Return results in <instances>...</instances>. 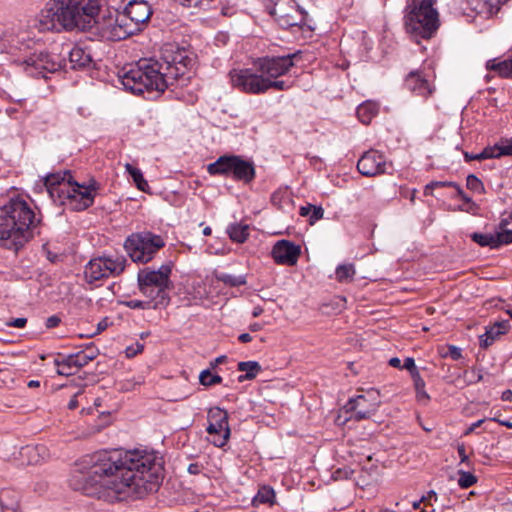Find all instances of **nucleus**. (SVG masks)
I'll return each mask as SVG.
<instances>
[{"label": "nucleus", "mask_w": 512, "mask_h": 512, "mask_svg": "<svg viewBox=\"0 0 512 512\" xmlns=\"http://www.w3.org/2000/svg\"><path fill=\"white\" fill-rule=\"evenodd\" d=\"M91 461L88 471L74 472L70 487L110 503L155 492L162 480V459L154 452L102 451L94 454Z\"/></svg>", "instance_id": "f257e3e1"}, {"label": "nucleus", "mask_w": 512, "mask_h": 512, "mask_svg": "<svg viewBox=\"0 0 512 512\" xmlns=\"http://www.w3.org/2000/svg\"><path fill=\"white\" fill-rule=\"evenodd\" d=\"M100 0H49L35 26L40 32L86 31L97 23Z\"/></svg>", "instance_id": "f03ea898"}, {"label": "nucleus", "mask_w": 512, "mask_h": 512, "mask_svg": "<svg viewBox=\"0 0 512 512\" xmlns=\"http://www.w3.org/2000/svg\"><path fill=\"white\" fill-rule=\"evenodd\" d=\"M41 218L37 217L29 204L20 198L10 199L1 208V246L18 252L39 233Z\"/></svg>", "instance_id": "7ed1b4c3"}, {"label": "nucleus", "mask_w": 512, "mask_h": 512, "mask_svg": "<svg viewBox=\"0 0 512 512\" xmlns=\"http://www.w3.org/2000/svg\"><path fill=\"white\" fill-rule=\"evenodd\" d=\"M44 184L54 203L66 206L72 211H84L94 204L100 184L95 179L78 183L69 170L48 174Z\"/></svg>", "instance_id": "20e7f679"}, {"label": "nucleus", "mask_w": 512, "mask_h": 512, "mask_svg": "<svg viewBox=\"0 0 512 512\" xmlns=\"http://www.w3.org/2000/svg\"><path fill=\"white\" fill-rule=\"evenodd\" d=\"M119 79L124 88L134 94L147 92L160 96L167 88L173 86L161 61L154 59H141L125 65L119 72Z\"/></svg>", "instance_id": "39448f33"}, {"label": "nucleus", "mask_w": 512, "mask_h": 512, "mask_svg": "<svg viewBox=\"0 0 512 512\" xmlns=\"http://www.w3.org/2000/svg\"><path fill=\"white\" fill-rule=\"evenodd\" d=\"M152 15V8L145 0H131L124 12L117 16L111 26L109 37L114 40L126 39L140 31V26L146 23Z\"/></svg>", "instance_id": "423d86ee"}, {"label": "nucleus", "mask_w": 512, "mask_h": 512, "mask_svg": "<svg viewBox=\"0 0 512 512\" xmlns=\"http://www.w3.org/2000/svg\"><path fill=\"white\" fill-rule=\"evenodd\" d=\"M232 86L246 94H265L269 90L288 91L294 86V81L279 78H265L254 75L252 69H240L230 72Z\"/></svg>", "instance_id": "0eeeda50"}, {"label": "nucleus", "mask_w": 512, "mask_h": 512, "mask_svg": "<svg viewBox=\"0 0 512 512\" xmlns=\"http://www.w3.org/2000/svg\"><path fill=\"white\" fill-rule=\"evenodd\" d=\"M407 15V31L424 39L431 38L439 28L438 12L432 0H412Z\"/></svg>", "instance_id": "6e6552de"}, {"label": "nucleus", "mask_w": 512, "mask_h": 512, "mask_svg": "<svg viewBox=\"0 0 512 512\" xmlns=\"http://www.w3.org/2000/svg\"><path fill=\"white\" fill-rule=\"evenodd\" d=\"M162 60L161 65L173 86H185L189 83L194 58L184 48L167 46L164 49Z\"/></svg>", "instance_id": "1a4fd4ad"}, {"label": "nucleus", "mask_w": 512, "mask_h": 512, "mask_svg": "<svg viewBox=\"0 0 512 512\" xmlns=\"http://www.w3.org/2000/svg\"><path fill=\"white\" fill-rule=\"evenodd\" d=\"M207 171L212 176H231L234 180L244 184L251 183L256 176L254 163L238 155L220 156L207 166Z\"/></svg>", "instance_id": "9d476101"}, {"label": "nucleus", "mask_w": 512, "mask_h": 512, "mask_svg": "<svg viewBox=\"0 0 512 512\" xmlns=\"http://www.w3.org/2000/svg\"><path fill=\"white\" fill-rule=\"evenodd\" d=\"M53 48L49 50L34 51L27 56L21 63L23 70L28 76L35 78H46L48 73H55L65 66V57L61 56L64 48L60 52Z\"/></svg>", "instance_id": "9b49d317"}, {"label": "nucleus", "mask_w": 512, "mask_h": 512, "mask_svg": "<svg viewBox=\"0 0 512 512\" xmlns=\"http://www.w3.org/2000/svg\"><path fill=\"white\" fill-rule=\"evenodd\" d=\"M165 246V241L160 235L143 231L133 233L124 243V248L132 261L147 263L155 254Z\"/></svg>", "instance_id": "f8f14e48"}, {"label": "nucleus", "mask_w": 512, "mask_h": 512, "mask_svg": "<svg viewBox=\"0 0 512 512\" xmlns=\"http://www.w3.org/2000/svg\"><path fill=\"white\" fill-rule=\"evenodd\" d=\"M173 263L171 261L161 265L157 270L144 269L139 271L137 280L141 293L147 292L148 286L158 287V303L165 308L170 303L169 292L173 285L170 280Z\"/></svg>", "instance_id": "ddd939ff"}, {"label": "nucleus", "mask_w": 512, "mask_h": 512, "mask_svg": "<svg viewBox=\"0 0 512 512\" xmlns=\"http://www.w3.org/2000/svg\"><path fill=\"white\" fill-rule=\"evenodd\" d=\"M300 50L282 56H262L253 60L254 75H263L265 78H280L287 75L295 66V62L301 59Z\"/></svg>", "instance_id": "4468645a"}, {"label": "nucleus", "mask_w": 512, "mask_h": 512, "mask_svg": "<svg viewBox=\"0 0 512 512\" xmlns=\"http://www.w3.org/2000/svg\"><path fill=\"white\" fill-rule=\"evenodd\" d=\"M126 263L124 256L93 258L85 265L84 278L87 283L93 284L111 276H118L125 270Z\"/></svg>", "instance_id": "2eb2a0df"}, {"label": "nucleus", "mask_w": 512, "mask_h": 512, "mask_svg": "<svg viewBox=\"0 0 512 512\" xmlns=\"http://www.w3.org/2000/svg\"><path fill=\"white\" fill-rule=\"evenodd\" d=\"M208 426L206 431L209 435L217 436L213 444L216 447H223L229 440L231 430L228 422V413L220 407L210 408L207 412Z\"/></svg>", "instance_id": "dca6fc26"}, {"label": "nucleus", "mask_w": 512, "mask_h": 512, "mask_svg": "<svg viewBox=\"0 0 512 512\" xmlns=\"http://www.w3.org/2000/svg\"><path fill=\"white\" fill-rule=\"evenodd\" d=\"M404 85L413 94L424 98H428L435 91V86L430 76L424 70L409 72L405 77Z\"/></svg>", "instance_id": "f3484780"}, {"label": "nucleus", "mask_w": 512, "mask_h": 512, "mask_svg": "<svg viewBox=\"0 0 512 512\" xmlns=\"http://www.w3.org/2000/svg\"><path fill=\"white\" fill-rule=\"evenodd\" d=\"M272 257L277 264L293 266L301 254V247L289 240H279L272 248Z\"/></svg>", "instance_id": "a211bd4d"}, {"label": "nucleus", "mask_w": 512, "mask_h": 512, "mask_svg": "<svg viewBox=\"0 0 512 512\" xmlns=\"http://www.w3.org/2000/svg\"><path fill=\"white\" fill-rule=\"evenodd\" d=\"M509 225L508 218H503L499 227L502 231L496 232L494 234H483L475 232L471 234V239L482 247H490V248H499L502 245L510 244L511 240L508 239L509 233L505 232V228Z\"/></svg>", "instance_id": "6ab92c4d"}, {"label": "nucleus", "mask_w": 512, "mask_h": 512, "mask_svg": "<svg viewBox=\"0 0 512 512\" xmlns=\"http://www.w3.org/2000/svg\"><path fill=\"white\" fill-rule=\"evenodd\" d=\"M357 169L364 176L372 177L384 173V160L375 150H370L358 160Z\"/></svg>", "instance_id": "aec40b11"}, {"label": "nucleus", "mask_w": 512, "mask_h": 512, "mask_svg": "<svg viewBox=\"0 0 512 512\" xmlns=\"http://www.w3.org/2000/svg\"><path fill=\"white\" fill-rule=\"evenodd\" d=\"M510 327L508 320L498 321L487 326L485 333L479 337L480 347L487 349L502 335L506 334L510 330Z\"/></svg>", "instance_id": "412c9836"}, {"label": "nucleus", "mask_w": 512, "mask_h": 512, "mask_svg": "<svg viewBox=\"0 0 512 512\" xmlns=\"http://www.w3.org/2000/svg\"><path fill=\"white\" fill-rule=\"evenodd\" d=\"M66 54L69 57L72 69L90 68L93 65L92 55L87 48L74 46L72 49L67 50Z\"/></svg>", "instance_id": "4be33fe9"}, {"label": "nucleus", "mask_w": 512, "mask_h": 512, "mask_svg": "<svg viewBox=\"0 0 512 512\" xmlns=\"http://www.w3.org/2000/svg\"><path fill=\"white\" fill-rule=\"evenodd\" d=\"M486 69L495 71L500 77L512 78V49L501 60H488L486 63Z\"/></svg>", "instance_id": "5701e85b"}, {"label": "nucleus", "mask_w": 512, "mask_h": 512, "mask_svg": "<svg viewBox=\"0 0 512 512\" xmlns=\"http://www.w3.org/2000/svg\"><path fill=\"white\" fill-rule=\"evenodd\" d=\"M0 506L2 512H16L19 509V494L6 488L0 491Z\"/></svg>", "instance_id": "b1692460"}, {"label": "nucleus", "mask_w": 512, "mask_h": 512, "mask_svg": "<svg viewBox=\"0 0 512 512\" xmlns=\"http://www.w3.org/2000/svg\"><path fill=\"white\" fill-rule=\"evenodd\" d=\"M366 396L359 395L354 399H351L347 403V408L355 413L357 419H365L370 417L372 410L366 409Z\"/></svg>", "instance_id": "393cba45"}, {"label": "nucleus", "mask_w": 512, "mask_h": 512, "mask_svg": "<svg viewBox=\"0 0 512 512\" xmlns=\"http://www.w3.org/2000/svg\"><path fill=\"white\" fill-rule=\"evenodd\" d=\"M379 105L372 101L360 104L356 110L358 119L363 124H369L374 116L378 114Z\"/></svg>", "instance_id": "a878e982"}, {"label": "nucleus", "mask_w": 512, "mask_h": 512, "mask_svg": "<svg viewBox=\"0 0 512 512\" xmlns=\"http://www.w3.org/2000/svg\"><path fill=\"white\" fill-rule=\"evenodd\" d=\"M237 369L238 371L245 372V374H241L238 377L239 382L254 379L257 376V374L262 370L260 364L256 361L239 362L237 365Z\"/></svg>", "instance_id": "bb28decb"}, {"label": "nucleus", "mask_w": 512, "mask_h": 512, "mask_svg": "<svg viewBox=\"0 0 512 512\" xmlns=\"http://www.w3.org/2000/svg\"><path fill=\"white\" fill-rule=\"evenodd\" d=\"M21 453L28 457L30 464H38L40 461L44 460L47 455L46 448L43 445H28L22 448Z\"/></svg>", "instance_id": "cd10ccee"}, {"label": "nucleus", "mask_w": 512, "mask_h": 512, "mask_svg": "<svg viewBox=\"0 0 512 512\" xmlns=\"http://www.w3.org/2000/svg\"><path fill=\"white\" fill-rule=\"evenodd\" d=\"M230 239L234 242L243 243L249 236V226L247 224H231L227 228Z\"/></svg>", "instance_id": "c85d7f7f"}, {"label": "nucleus", "mask_w": 512, "mask_h": 512, "mask_svg": "<svg viewBox=\"0 0 512 512\" xmlns=\"http://www.w3.org/2000/svg\"><path fill=\"white\" fill-rule=\"evenodd\" d=\"M215 278L228 287H239L246 284V277L244 275H231L225 272H216Z\"/></svg>", "instance_id": "c756f323"}, {"label": "nucleus", "mask_w": 512, "mask_h": 512, "mask_svg": "<svg viewBox=\"0 0 512 512\" xmlns=\"http://www.w3.org/2000/svg\"><path fill=\"white\" fill-rule=\"evenodd\" d=\"M502 155H512V149H511L509 143L502 147L495 146V147L485 148L481 153H479L478 158H479V160H484V159H490V158H498Z\"/></svg>", "instance_id": "7c9ffc66"}, {"label": "nucleus", "mask_w": 512, "mask_h": 512, "mask_svg": "<svg viewBox=\"0 0 512 512\" xmlns=\"http://www.w3.org/2000/svg\"><path fill=\"white\" fill-rule=\"evenodd\" d=\"M125 168H126V171L129 173V175L132 177L136 187L139 190L146 192L149 188V185H148V182L144 179L141 170L134 167L133 165H131L129 163L126 164Z\"/></svg>", "instance_id": "2f4dec72"}, {"label": "nucleus", "mask_w": 512, "mask_h": 512, "mask_svg": "<svg viewBox=\"0 0 512 512\" xmlns=\"http://www.w3.org/2000/svg\"><path fill=\"white\" fill-rule=\"evenodd\" d=\"M337 281L341 283L351 282L355 275V268L352 264L339 265L335 271Z\"/></svg>", "instance_id": "473e14b6"}, {"label": "nucleus", "mask_w": 512, "mask_h": 512, "mask_svg": "<svg viewBox=\"0 0 512 512\" xmlns=\"http://www.w3.org/2000/svg\"><path fill=\"white\" fill-rule=\"evenodd\" d=\"M254 502L273 505L275 502V492L269 486H263L258 490L257 495L254 497Z\"/></svg>", "instance_id": "72a5a7b5"}, {"label": "nucleus", "mask_w": 512, "mask_h": 512, "mask_svg": "<svg viewBox=\"0 0 512 512\" xmlns=\"http://www.w3.org/2000/svg\"><path fill=\"white\" fill-rule=\"evenodd\" d=\"M414 387L416 390V397L418 401H428L429 395L425 391V381L421 377L419 372H415L413 375Z\"/></svg>", "instance_id": "f704fd0d"}, {"label": "nucleus", "mask_w": 512, "mask_h": 512, "mask_svg": "<svg viewBox=\"0 0 512 512\" xmlns=\"http://www.w3.org/2000/svg\"><path fill=\"white\" fill-rule=\"evenodd\" d=\"M150 302H147L146 300H137V299H131L124 301L122 304L130 309H142V310H149V309H163L164 306L160 305L157 302L153 304H149Z\"/></svg>", "instance_id": "c9c22d12"}, {"label": "nucleus", "mask_w": 512, "mask_h": 512, "mask_svg": "<svg viewBox=\"0 0 512 512\" xmlns=\"http://www.w3.org/2000/svg\"><path fill=\"white\" fill-rule=\"evenodd\" d=\"M199 381L203 386L209 387L222 382V377L218 374H212L209 369L203 370L199 375Z\"/></svg>", "instance_id": "e433bc0d"}, {"label": "nucleus", "mask_w": 512, "mask_h": 512, "mask_svg": "<svg viewBox=\"0 0 512 512\" xmlns=\"http://www.w3.org/2000/svg\"><path fill=\"white\" fill-rule=\"evenodd\" d=\"M66 359H67V365H72L75 372L86 366L87 365V361L85 359V355L82 354L81 351L77 352V353H74V354H69L67 356H65Z\"/></svg>", "instance_id": "4c0bfd02"}, {"label": "nucleus", "mask_w": 512, "mask_h": 512, "mask_svg": "<svg viewBox=\"0 0 512 512\" xmlns=\"http://www.w3.org/2000/svg\"><path fill=\"white\" fill-rule=\"evenodd\" d=\"M67 359L65 356H59L54 360V364L58 367L57 373L63 376H70L75 373L72 365H67Z\"/></svg>", "instance_id": "58836bf2"}, {"label": "nucleus", "mask_w": 512, "mask_h": 512, "mask_svg": "<svg viewBox=\"0 0 512 512\" xmlns=\"http://www.w3.org/2000/svg\"><path fill=\"white\" fill-rule=\"evenodd\" d=\"M290 201L289 194L286 190H277L271 195V203L278 209H283V204Z\"/></svg>", "instance_id": "ea45409f"}, {"label": "nucleus", "mask_w": 512, "mask_h": 512, "mask_svg": "<svg viewBox=\"0 0 512 512\" xmlns=\"http://www.w3.org/2000/svg\"><path fill=\"white\" fill-rule=\"evenodd\" d=\"M477 482V478L470 472L459 471L458 485L463 488H469Z\"/></svg>", "instance_id": "a19ab883"}, {"label": "nucleus", "mask_w": 512, "mask_h": 512, "mask_svg": "<svg viewBox=\"0 0 512 512\" xmlns=\"http://www.w3.org/2000/svg\"><path fill=\"white\" fill-rule=\"evenodd\" d=\"M466 186L469 190L476 192V193H483L484 192V185L481 182L479 178H477L475 175L471 174L468 175L466 179Z\"/></svg>", "instance_id": "79ce46f5"}, {"label": "nucleus", "mask_w": 512, "mask_h": 512, "mask_svg": "<svg viewBox=\"0 0 512 512\" xmlns=\"http://www.w3.org/2000/svg\"><path fill=\"white\" fill-rule=\"evenodd\" d=\"M454 185H455V182H450V181H432L425 186L424 194L432 195V191L436 188L452 187Z\"/></svg>", "instance_id": "37998d69"}, {"label": "nucleus", "mask_w": 512, "mask_h": 512, "mask_svg": "<svg viewBox=\"0 0 512 512\" xmlns=\"http://www.w3.org/2000/svg\"><path fill=\"white\" fill-rule=\"evenodd\" d=\"M299 11L302 14V18L299 22L292 21L289 17H283L280 20V24L282 26H286V27H293V26L303 27L305 25V18L307 16V13L301 8H299Z\"/></svg>", "instance_id": "c03bdc74"}, {"label": "nucleus", "mask_w": 512, "mask_h": 512, "mask_svg": "<svg viewBox=\"0 0 512 512\" xmlns=\"http://www.w3.org/2000/svg\"><path fill=\"white\" fill-rule=\"evenodd\" d=\"M81 352H82V354L85 355L87 364L89 362L93 361L99 354V350L92 343L87 345L84 350H81Z\"/></svg>", "instance_id": "a18cd8bd"}, {"label": "nucleus", "mask_w": 512, "mask_h": 512, "mask_svg": "<svg viewBox=\"0 0 512 512\" xmlns=\"http://www.w3.org/2000/svg\"><path fill=\"white\" fill-rule=\"evenodd\" d=\"M324 210L321 206H314L311 210V213L309 215V223L310 225H313L316 221L323 218Z\"/></svg>", "instance_id": "49530a36"}, {"label": "nucleus", "mask_w": 512, "mask_h": 512, "mask_svg": "<svg viewBox=\"0 0 512 512\" xmlns=\"http://www.w3.org/2000/svg\"><path fill=\"white\" fill-rule=\"evenodd\" d=\"M147 292L146 293H142L146 298H147V302H150L149 304H155L156 302L158 303V287H153V286H148L147 287Z\"/></svg>", "instance_id": "de8ad7c7"}, {"label": "nucleus", "mask_w": 512, "mask_h": 512, "mask_svg": "<svg viewBox=\"0 0 512 512\" xmlns=\"http://www.w3.org/2000/svg\"><path fill=\"white\" fill-rule=\"evenodd\" d=\"M402 369H406L410 372L411 374V377L413 378V375L415 372H419L416 365H415V361L412 357H407L405 360H404V364L402 365Z\"/></svg>", "instance_id": "09e8293b"}, {"label": "nucleus", "mask_w": 512, "mask_h": 512, "mask_svg": "<svg viewBox=\"0 0 512 512\" xmlns=\"http://www.w3.org/2000/svg\"><path fill=\"white\" fill-rule=\"evenodd\" d=\"M144 349V345L140 343H136L135 346H129L126 348V356L128 358L136 356L138 353H141Z\"/></svg>", "instance_id": "8fccbe9b"}, {"label": "nucleus", "mask_w": 512, "mask_h": 512, "mask_svg": "<svg viewBox=\"0 0 512 512\" xmlns=\"http://www.w3.org/2000/svg\"><path fill=\"white\" fill-rule=\"evenodd\" d=\"M446 356H449L453 360H458L462 356V351L459 347L450 345V346H448V351L446 353Z\"/></svg>", "instance_id": "3c124183"}, {"label": "nucleus", "mask_w": 512, "mask_h": 512, "mask_svg": "<svg viewBox=\"0 0 512 512\" xmlns=\"http://www.w3.org/2000/svg\"><path fill=\"white\" fill-rule=\"evenodd\" d=\"M27 323L26 318H15L6 323L9 327L23 328Z\"/></svg>", "instance_id": "603ef678"}, {"label": "nucleus", "mask_w": 512, "mask_h": 512, "mask_svg": "<svg viewBox=\"0 0 512 512\" xmlns=\"http://www.w3.org/2000/svg\"><path fill=\"white\" fill-rule=\"evenodd\" d=\"M60 322H61V319L58 316L53 315V316H50L47 318V320L45 322V326L48 329H52V328L57 327L60 324Z\"/></svg>", "instance_id": "864d4df0"}, {"label": "nucleus", "mask_w": 512, "mask_h": 512, "mask_svg": "<svg viewBox=\"0 0 512 512\" xmlns=\"http://www.w3.org/2000/svg\"><path fill=\"white\" fill-rule=\"evenodd\" d=\"M461 199L464 201V205L460 207V210L469 212L470 208L475 205L473 203L472 199L470 197H468L466 194L463 195V197Z\"/></svg>", "instance_id": "5fc2aeb1"}, {"label": "nucleus", "mask_w": 512, "mask_h": 512, "mask_svg": "<svg viewBox=\"0 0 512 512\" xmlns=\"http://www.w3.org/2000/svg\"><path fill=\"white\" fill-rule=\"evenodd\" d=\"M202 469H203V466L199 463H191L189 466H188V472L191 474V475H198L202 472Z\"/></svg>", "instance_id": "6e6d98bb"}, {"label": "nucleus", "mask_w": 512, "mask_h": 512, "mask_svg": "<svg viewBox=\"0 0 512 512\" xmlns=\"http://www.w3.org/2000/svg\"><path fill=\"white\" fill-rule=\"evenodd\" d=\"M312 208H313L312 204H308L307 206H302V207H300L299 214L302 217H307L310 215Z\"/></svg>", "instance_id": "4d7b16f0"}, {"label": "nucleus", "mask_w": 512, "mask_h": 512, "mask_svg": "<svg viewBox=\"0 0 512 512\" xmlns=\"http://www.w3.org/2000/svg\"><path fill=\"white\" fill-rule=\"evenodd\" d=\"M80 394V392L76 393L71 399L70 401L68 402V409L70 410H74L78 407L79 403H78V400H77V396Z\"/></svg>", "instance_id": "13d9d810"}, {"label": "nucleus", "mask_w": 512, "mask_h": 512, "mask_svg": "<svg viewBox=\"0 0 512 512\" xmlns=\"http://www.w3.org/2000/svg\"><path fill=\"white\" fill-rule=\"evenodd\" d=\"M388 364L394 368L402 369L401 360L398 357L390 358Z\"/></svg>", "instance_id": "bf43d9fd"}, {"label": "nucleus", "mask_w": 512, "mask_h": 512, "mask_svg": "<svg viewBox=\"0 0 512 512\" xmlns=\"http://www.w3.org/2000/svg\"><path fill=\"white\" fill-rule=\"evenodd\" d=\"M108 327V319L107 318H104L103 320H101L98 325H97V332L96 333H101L102 331H104L106 328Z\"/></svg>", "instance_id": "052dcab7"}, {"label": "nucleus", "mask_w": 512, "mask_h": 512, "mask_svg": "<svg viewBox=\"0 0 512 512\" xmlns=\"http://www.w3.org/2000/svg\"><path fill=\"white\" fill-rule=\"evenodd\" d=\"M238 340L241 343H248L252 340V336L249 333H242L239 335Z\"/></svg>", "instance_id": "680f3d73"}, {"label": "nucleus", "mask_w": 512, "mask_h": 512, "mask_svg": "<svg viewBox=\"0 0 512 512\" xmlns=\"http://www.w3.org/2000/svg\"><path fill=\"white\" fill-rule=\"evenodd\" d=\"M478 157H479V153H477V154H470L468 152L464 153V158L467 162L472 161V160H479Z\"/></svg>", "instance_id": "e2e57ef3"}, {"label": "nucleus", "mask_w": 512, "mask_h": 512, "mask_svg": "<svg viewBox=\"0 0 512 512\" xmlns=\"http://www.w3.org/2000/svg\"><path fill=\"white\" fill-rule=\"evenodd\" d=\"M502 400L504 401H511L512 400V391L506 390L502 394Z\"/></svg>", "instance_id": "0e129e2a"}, {"label": "nucleus", "mask_w": 512, "mask_h": 512, "mask_svg": "<svg viewBox=\"0 0 512 512\" xmlns=\"http://www.w3.org/2000/svg\"><path fill=\"white\" fill-rule=\"evenodd\" d=\"M458 453L461 458V461L464 462L467 459V455L465 453V448L463 446L458 448Z\"/></svg>", "instance_id": "69168bd1"}, {"label": "nucleus", "mask_w": 512, "mask_h": 512, "mask_svg": "<svg viewBox=\"0 0 512 512\" xmlns=\"http://www.w3.org/2000/svg\"><path fill=\"white\" fill-rule=\"evenodd\" d=\"M493 420L499 422L502 426H505L507 428L512 429V422L511 421H508V420H497L495 418Z\"/></svg>", "instance_id": "338daca9"}, {"label": "nucleus", "mask_w": 512, "mask_h": 512, "mask_svg": "<svg viewBox=\"0 0 512 512\" xmlns=\"http://www.w3.org/2000/svg\"><path fill=\"white\" fill-rule=\"evenodd\" d=\"M221 13L224 16H230V15H232L234 13V11H233L232 8L222 7Z\"/></svg>", "instance_id": "774afa93"}]
</instances>
